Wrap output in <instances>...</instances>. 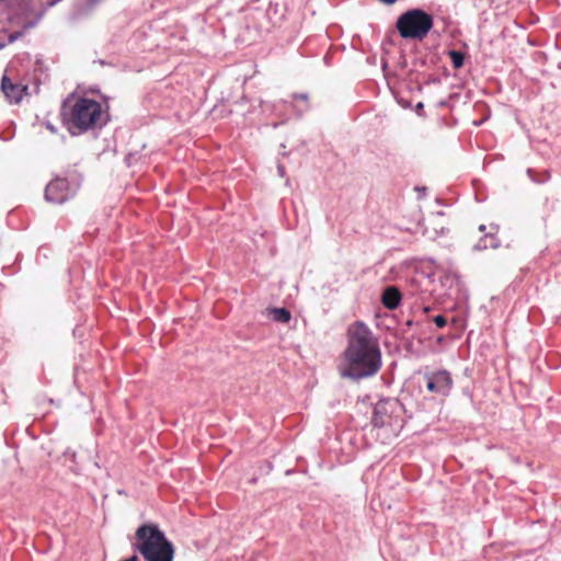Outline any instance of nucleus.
Returning <instances> with one entry per match:
<instances>
[{"label":"nucleus","instance_id":"f257e3e1","mask_svg":"<svg viewBox=\"0 0 561 561\" xmlns=\"http://www.w3.org/2000/svg\"><path fill=\"white\" fill-rule=\"evenodd\" d=\"M380 367L381 352L377 339L364 322H355L347 331L342 377L360 380L375 376Z\"/></svg>","mask_w":561,"mask_h":561},{"label":"nucleus","instance_id":"f03ea898","mask_svg":"<svg viewBox=\"0 0 561 561\" xmlns=\"http://www.w3.org/2000/svg\"><path fill=\"white\" fill-rule=\"evenodd\" d=\"M146 561H173L174 546L156 524H142L135 533L131 543Z\"/></svg>","mask_w":561,"mask_h":561},{"label":"nucleus","instance_id":"7ed1b4c3","mask_svg":"<svg viewBox=\"0 0 561 561\" xmlns=\"http://www.w3.org/2000/svg\"><path fill=\"white\" fill-rule=\"evenodd\" d=\"M102 105L100 102L79 98L72 105L62 106L64 123L73 136L102 127Z\"/></svg>","mask_w":561,"mask_h":561},{"label":"nucleus","instance_id":"20e7f679","mask_svg":"<svg viewBox=\"0 0 561 561\" xmlns=\"http://www.w3.org/2000/svg\"><path fill=\"white\" fill-rule=\"evenodd\" d=\"M433 27V18L421 9H412L398 18L397 28L403 38L422 39Z\"/></svg>","mask_w":561,"mask_h":561},{"label":"nucleus","instance_id":"39448f33","mask_svg":"<svg viewBox=\"0 0 561 561\" xmlns=\"http://www.w3.org/2000/svg\"><path fill=\"white\" fill-rule=\"evenodd\" d=\"M402 405L399 400L386 398L379 400L373 412L371 424L374 427H393L397 424Z\"/></svg>","mask_w":561,"mask_h":561},{"label":"nucleus","instance_id":"423d86ee","mask_svg":"<svg viewBox=\"0 0 561 561\" xmlns=\"http://www.w3.org/2000/svg\"><path fill=\"white\" fill-rule=\"evenodd\" d=\"M77 185L70 184L66 179L56 178L45 188V199L54 204H62L77 193Z\"/></svg>","mask_w":561,"mask_h":561},{"label":"nucleus","instance_id":"0eeeda50","mask_svg":"<svg viewBox=\"0 0 561 561\" xmlns=\"http://www.w3.org/2000/svg\"><path fill=\"white\" fill-rule=\"evenodd\" d=\"M426 389L440 397H447L453 389V378L446 369L425 373Z\"/></svg>","mask_w":561,"mask_h":561},{"label":"nucleus","instance_id":"6e6552de","mask_svg":"<svg viewBox=\"0 0 561 561\" xmlns=\"http://www.w3.org/2000/svg\"><path fill=\"white\" fill-rule=\"evenodd\" d=\"M1 89L11 103H19L22 100V94L26 90V87L14 84L7 76H3L1 80Z\"/></svg>","mask_w":561,"mask_h":561},{"label":"nucleus","instance_id":"1a4fd4ad","mask_svg":"<svg viewBox=\"0 0 561 561\" xmlns=\"http://www.w3.org/2000/svg\"><path fill=\"white\" fill-rule=\"evenodd\" d=\"M401 298V293L397 287L388 286L382 293L381 302L387 309L394 310L399 307Z\"/></svg>","mask_w":561,"mask_h":561},{"label":"nucleus","instance_id":"9d476101","mask_svg":"<svg viewBox=\"0 0 561 561\" xmlns=\"http://www.w3.org/2000/svg\"><path fill=\"white\" fill-rule=\"evenodd\" d=\"M499 247L497 239L493 236V233H485L483 238H481L473 247L476 251H482L488 248L496 249Z\"/></svg>","mask_w":561,"mask_h":561},{"label":"nucleus","instance_id":"9b49d317","mask_svg":"<svg viewBox=\"0 0 561 561\" xmlns=\"http://www.w3.org/2000/svg\"><path fill=\"white\" fill-rule=\"evenodd\" d=\"M271 313H272L273 320L280 322V323H287L291 318L290 312L285 308H274L271 311Z\"/></svg>","mask_w":561,"mask_h":561},{"label":"nucleus","instance_id":"f8f14e48","mask_svg":"<svg viewBox=\"0 0 561 561\" xmlns=\"http://www.w3.org/2000/svg\"><path fill=\"white\" fill-rule=\"evenodd\" d=\"M448 55L450 57L451 64L455 69H460L465 62V54L460 50H449Z\"/></svg>","mask_w":561,"mask_h":561},{"label":"nucleus","instance_id":"ddd939ff","mask_svg":"<svg viewBox=\"0 0 561 561\" xmlns=\"http://www.w3.org/2000/svg\"><path fill=\"white\" fill-rule=\"evenodd\" d=\"M433 321H434V323H435L438 328H444V327L446 325V323H447L446 318H445L444 316H442V314L435 316V317L433 318Z\"/></svg>","mask_w":561,"mask_h":561},{"label":"nucleus","instance_id":"4468645a","mask_svg":"<svg viewBox=\"0 0 561 561\" xmlns=\"http://www.w3.org/2000/svg\"><path fill=\"white\" fill-rule=\"evenodd\" d=\"M295 100H300L308 103V94L307 93H297L293 95Z\"/></svg>","mask_w":561,"mask_h":561},{"label":"nucleus","instance_id":"2eb2a0df","mask_svg":"<svg viewBox=\"0 0 561 561\" xmlns=\"http://www.w3.org/2000/svg\"><path fill=\"white\" fill-rule=\"evenodd\" d=\"M64 455H65V457H69L72 461L76 458V453L73 450H71L70 448H67L66 451L64 453Z\"/></svg>","mask_w":561,"mask_h":561},{"label":"nucleus","instance_id":"dca6fc26","mask_svg":"<svg viewBox=\"0 0 561 561\" xmlns=\"http://www.w3.org/2000/svg\"><path fill=\"white\" fill-rule=\"evenodd\" d=\"M277 170H278V174H279L280 176H284V174H285V168H284L282 164H278Z\"/></svg>","mask_w":561,"mask_h":561},{"label":"nucleus","instance_id":"f3484780","mask_svg":"<svg viewBox=\"0 0 561 561\" xmlns=\"http://www.w3.org/2000/svg\"><path fill=\"white\" fill-rule=\"evenodd\" d=\"M47 128L50 130V131H55V128L51 124H47Z\"/></svg>","mask_w":561,"mask_h":561},{"label":"nucleus","instance_id":"a211bd4d","mask_svg":"<svg viewBox=\"0 0 561 561\" xmlns=\"http://www.w3.org/2000/svg\"><path fill=\"white\" fill-rule=\"evenodd\" d=\"M416 190H417V191H421V194H424V192L426 191V188H425V187H422V188L416 187Z\"/></svg>","mask_w":561,"mask_h":561},{"label":"nucleus","instance_id":"6ab92c4d","mask_svg":"<svg viewBox=\"0 0 561 561\" xmlns=\"http://www.w3.org/2000/svg\"><path fill=\"white\" fill-rule=\"evenodd\" d=\"M416 190H417V191H421V194H424V192L426 191V188H425V187H422V188L416 187Z\"/></svg>","mask_w":561,"mask_h":561},{"label":"nucleus","instance_id":"aec40b11","mask_svg":"<svg viewBox=\"0 0 561 561\" xmlns=\"http://www.w3.org/2000/svg\"><path fill=\"white\" fill-rule=\"evenodd\" d=\"M479 230H480L481 232H483V231L485 230V226H484V225H480Z\"/></svg>","mask_w":561,"mask_h":561},{"label":"nucleus","instance_id":"412c9836","mask_svg":"<svg viewBox=\"0 0 561 561\" xmlns=\"http://www.w3.org/2000/svg\"><path fill=\"white\" fill-rule=\"evenodd\" d=\"M416 107H417L419 110H422V108H423V103H421V102H420V103H417Z\"/></svg>","mask_w":561,"mask_h":561},{"label":"nucleus","instance_id":"4be33fe9","mask_svg":"<svg viewBox=\"0 0 561 561\" xmlns=\"http://www.w3.org/2000/svg\"><path fill=\"white\" fill-rule=\"evenodd\" d=\"M527 173L529 174V176H531L533 170H531V169H528V170H527Z\"/></svg>","mask_w":561,"mask_h":561},{"label":"nucleus","instance_id":"5701e85b","mask_svg":"<svg viewBox=\"0 0 561 561\" xmlns=\"http://www.w3.org/2000/svg\"><path fill=\"white\" fill-rule=\"evenodd\" d=\"M308 110V104H306L305 108L301 110V112Z\"/></svg>","mask_w":561,"mask_h":561},{"label":"nucleus","instance_id":"b1692460","mask_svg":"<svg viewBox=\"0 0 561 561\" xmlns=\"http://www.w3.org/2000/svg\"><path fill=\"white\" fill-rule=\"evenodd\" d=\"M424 311H425V312H428V311H430V308H428V307H425V308H424Z\"/></svg>","mask_w":561,"mask_h":561}]
</instances>
